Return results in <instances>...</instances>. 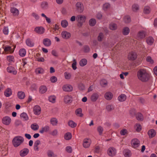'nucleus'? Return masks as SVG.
Here are the masks:
<instances>
[{
    "label": "nucleus",
    "mask_w": 157,
    "mask_h": 157,
    "mask_svg": "<svg viewBox=\"0 0 157 157\" xmlns=\"http://www.w3.org/2000/svg\"><path fill=\"white\" fill-rule=\"evenodd\" d=\"M99 97V94L97 93H94L91 95L90 100L93 102H95L98 100Z\"/></svg>",
    "instance_id": "18"
},
{
    "label": "nucleus",
    "mask_w": 157,
    "mask_h": 157,
    "mask_svg": "<svg viewBox=\"0 0 157 157\" xmlns=\"http://www.w3.org/2000/svg\"><path fill=\"white\" fill-rule=\"evenodd\" d=\"M56 98L54 96H52L49 97L48 100L50 102L54 103L55 102Z\"/></svg>",
    "instance_id": "52"
},
{
    "label": "nucleus",
    "mask_w": 157,
    "mask_h": 157,
    "mask_svg": "<svg viewBox=\"0 0 157 157\" xmlns=\"http://www.w3.org/2000/svg\"><path fill=\"white\" fill-rule=\"evenodd\" d=\"M51 124L53 126L56 125L58 123V121L55 118H52L50 120Z\"/></svg>",
    "instance_id": "42"
},
{
    "label": "nucleus",
    "mask_w": 157,
    "mask_h": 157,
    "mask_svg": "<svg viewBox=\"0 0 157 157\" xmlns=\"http://www.w3.org/2000/svg\"><path fill=\"white\" fill-rule=\"evenodd\" d=\"M61 25L63 28H66L68 25V21L66 20H64L61 21Z\"/></svg>",
    "instance_id": "45"
},
{
    "label": "nucleus",
    "mask_w": 157,
    "mask_h": 157,
    "mask_svg": "<svg viewBox=\"0 0 157 157\" xmlns=\"http://www.w3.org/2000/svg\"><path fill=\"white\" fill-rule=\"evenodd\" d=\"M126 99V96L125 94H122L118 98V100L120 101H124Z\"/></svg>",
    "instance_id": "31"
},
{
    "label": "nucleus",
    "mask_w": 157,
    "mask_h": 157,
    "mask_svg": "<svg viewBox=\"0 0 157 157\" xmlns=\"http://www.w3.org/2000/svg\"><path fill=\"white\" fill-rule=\"evenodd\" d=\"M107 83V81L105 79L101 80L100 81V84L103 86H104L105 85H106Z\"/></svg>",
    "instance_id": "60"
},
{
    "label": "nucleus",
    "mask_w": 157,
    "mask_h": 157,
    "mask_svg": "<svg viewBox=\"0 0 157 157\" xmlns=\"http://www.w3.org/2000/svg\"><path fill=\"white\" fill-rule=\"evenodd\" d=\"M103 130V128L101 126H99L97 128V131L100 135H101Z\"/></svg>",
    "instance_id": "55"
},
{
    "label": "nucleus",
    "mask_w": 157,
    "mask_h": 157,
    "mask_svg": "<svg viewBox=\"0 0 157 157\" xmlns=\"http://www.w3.org/2000/svg\"><path fill=\"white\" fill-rule=\"evenodd\" d=\"M62 89L65 91L70 92L72 90L73 87L71 85H65L63 86Z\"/></svg>",
    "instance_id": "16"
},
{
    "label": "nucleus",
    "mask_w": 157,
    "mask_h": 157,
    "mask_svg": "<svg viewBox=\"0 0 157 157\" xmlns=\"http://www.w3.org/2000/svg\"><path fill=\"white\" fill-rule=\"evenodd\" d=\"M34 30L37 33L41 34L44 32L45 29L41 26H39L36 27Z\"/></svg>",
    "instance_id": "12"
},
{
    "label": "nucleus",
    "mask_w": 157,
    "mask_h": 157,
    "mask_svg": "<svg viewBox=\"0 0 157 157\" xmlns=\"http://www.w3.org/2000/svg\"><path fill=\"white\" fill-rule=\"evenodd\" d=\"M106 109L107 111H110L114 109V107L112 105H108L106 107Z\"/></svg>",
    "instance_id": "56"
},
{
    "label": "nucleus",
    "mask_w": 157,
    "mask_h": 157,
    "mask_svg": "<svg viewBox=\"0 0 157 157\" xmlns=\"http://www.w3.org/2000/svg\"><path fill=\"white\" fill-rule=\"evenodd\" d=\"M4 95L6 97H9L12 94L11 90L10 88H7L5 91Z\"/></svg>",
    "instance_id": "28"
},
{
    "label": "nucleus",
    "mask_w": 157,
    "mask_h": 157,
    "mask_svg": "<svg viewBox=\"0 0 157 157\" xmlns=\"http://www.w3.org/2000/svg\"><path fill=\"white\" fill-rule=\"evenodd\" d=\"M41 8L44 9H46L48 8V3L47 2H42L41 4Z\"/></svg>",
    "instance_id": "43"
},
{
    "label": "nucleus",
    "mask_w": 157,
    "mask_h": 157,
    "mask_svg": "<svg viewBox=\"0 0 157 157\" xmlns=\"http://www.w3.org/2000/svg\"><path fill=\"white\" fill-rule=\"evenodd\" d=\"M7 60L10 62H14V60L13 56H7Z\"/></svg>",
    "instance_id": "54"
},
{
    "label": "nucleus",
    "mask_w": 157,
    "mask_h": 157,
    "mask_svg": "<svg viewBox=\"0 0 157 157\" xmlns=\"http://www.w3.org/2000/svg\"><path fill=\"white\" fill-rule=\"evenodd\" d=\"M137 77L140 80L145 82L149 80L151 75L146 69H141L137 72Z\"/></svg>",
    "instance_id": "1"
},
{
    "label": "nucleus",
    "mask_w": 157,
    "mask_h": 157,
    "mask_svg": "<svg viewBox=\"0 0 157 157\" xmlns=\"http://www.w3.org/2000/svg\"><path fill=\"white\" fill-rule=\"evenodd\" d=\"M10 12L14 16H18L19 13V10L17 8L15 7H11L10 8Z\"/></svg>",
    "instance_id": "19"
},
{
    "label": "nucleus",
    "mask_w": 157,
    "mask_h": 157,
    "mask_svg": "<svg viewBox=\"0 0 157 157\" xmlns=\"http://www.w3.org/2000/svg\"><path fill=\"white\" fill-rule=\"evenodd\" d=\"M3 32L5 35H7L9 33L8 27H4L3 29Z\"/></svg>",
    "instance_id": "57"
},
{
    "label": "nucleus",
    "mask_w": 157,
    "mask_h": 157,
    "mask_svg": "<svg viewBox=\"0 0 157 157\" xmlns=\"http://www.w3.org/2000/svg\"><path fill=\"white\" fill-rule=\"evenodd\" d=\"M78 88L79 90H83L85 89V86L82 83H80L78 85Z\"/></svg>",
    "instance_id": "63"
},
{
    "label": "nucleus",
    "mask_w": 157,
    "mask_h": 157,
    "mask_svg": "<svg viewBox=\"0 0 157 157\" xmlns=\"http://www.w3.org/2000/svg\"><path fill=\"white\" fill-rule=\"evenodd\" d=\"M23 137L21 136H15L12 140V143L15 147H17L22 144L24 141Z\"/></svg>",
    "instance_id": "2"
},
{
    "label": "nucleus",
    "mask_w": 157,
    "mask_h": 157,
    "mask_svg": "<svg viewBox=\"0 0 157 157\" xmlns=\"http://www.w3.org/2000/svg\"><path fill=\"white\" fill-rule=\"evenodd\" d=\"M104 37V35L103 33H99L97 37L98 40L99 42H101L102 41Z\"/></svg>",
    "instance_id": "33"
},
{
    "label": "nucleus",
    "mask_w": 157,
    "mask_h": 157,
    "mask_svg": "<svg viewBox=\"0 0 157 157\" xmlns=\"http://www.w3.org/2000/svg\"><path fill=\"white\" fill-rule=\"evenodd\" d=\"M91 140L88 138H86L83 140L82 145L85 148H89L91 144Z\"/></svg>",
    "instance_id": "5"
},
{
    "label": "nucleus",
    "mask_w": 157,
    "mask_h": 157,
    "mask_svg": "<svg viewBox=\"0 0 157 157\" xmlns=\"http://www.w3.org/2000/svg\"><path fill=\"white\" fill-rule=\"evenodd\" d=\"M137 55L136 52H131L128 55V59L131 60H134L137 58Z\"/></svg>",
    "instance_id": "8"
},
{
    "label": "nucleus",
    "mask_w": 157,
    "mask_h": 157,
    "mask_svg": "<svg viewBox=\"0 0 157 157\" xmlns=\"http://www.w3.org/2000/svg\"><path fill=\"white\" fill-rule=\"evenodd\" d=\"M146 35V32L144 31L141 30L137 33V37L139 39H142L144 38Z\"/></svg>",
    "instance_id": "9"
},
{
    "label": "nucleus",
    "mask_w": 157,
    "mask_h": 157,
    "mask_svg": "<svg viewBox=\"0 0 157 157\" xmlns=\"http://www.w3.org/2000/svg\"><path fill=\"white\" fill-rule=\"evenodd\" d=\"M136 119L139 121H142L144 120L143 116L141 113H137L136 115Z\"/></svg>",
    "instance_id": "36"
},
{
    "label": "nucleus",
    "mask_w": 157,
    "mask_h": 157,
    "mask_svg": "<svg viewBox=\"0 0 157 157\" xmlns=\"http://www.w3.org/2000/svg\"><path fill=\"white\" fill-rule=\"evenodd\" d=\"M151 11V9L148 6L144 7V13L145 14L149 13Z\"/></svg>",
    "instance_id": "49"
},
{
    "label": "nucleus",
    "mask_w": 157,
    "mask_h": 157,
    "mask_svg": "<svg viewBox=\"0 0 157 157\" xmlns=\"http://www.w3.org/2000/svg\"><path fill=\"white\" fill-rule=\"evenodd\" d=\"M15 47H14L13 49L8 45L6 46L4 48V51L6 53H12L13 52Z\"/></svg>",
    "instance_id": "7"
},
{
    "label": "nucleus",
    "mask_w": 157,
    "mask_h": 157,
    "mask_svg": "<svg viewBox=\"0 0 157 157\" xmlns=\"http://www.w3.org/2000/svg\"><path fill=\"white\" fill-rule=\"evenodd\" d=\"M124 154L125 157H130L131 155V151L127 149L124 150Z\"/></svg>",
    "instance_id": "46"
},
{
    "label": "nucleus",
    "mask_w": 157,
    "mask_h": 157,
    "mask_svg": "<svg viewBox=\"0 0 157 157\" xmlns=\"http://www.w3.org/2000/svg\"><path fill=\"white\" fill-rule=\"evenodd\" d=\"M87 60L85 59H81L79 62V65L81 67L85 66L87 63Z\"/></svg>",
    "instance_id": "34"
},
{
    "label": "nucleus",
    "mask_w": 157,
    "mask_h": 157,
    "mask_svg": "<svg viewBox=\"0 0 157 157\" xmlns=\"http://www.w3.org/2000/svg\"><path fill=\"white\" fill-rule=\"evenodd\" d=\"M86 19L85 16L83 15H78L76 17V19L78 22L79 25L80 26L82 25V24L85 22Z\"/></svg>",
    "instance_id": "3"
},
{
    "label": "nucleus",
    "mask_w": 157,
    "mask_h": 157,
    "mask_svg": "<svg viewBox=\"0 0 157 157\" xmlns=\"http://www.w3.org/2000/svg\"><path fill=\"white\" fill-rule=\"evenodd\" d=\"M20 117L21 119L24 121H27L29 119V117L27 114L24 112L21 113Z\"/></svg>",
    "instance_id": "25"
},
{
    "label": "nucleus",
    "mask_w": 157,
    "mask_h": 157,
    "mask_svg": "<svg viewBox=\"0 0 157 157\" xmlns=\"http://www.w3.org/2000/svg\"><path fill=\"white\" fill-rule=\"evenodd\" d=\"M47 155L48 157H56L57 155L51 150H48L47 152Z\"/></svg>",
    "instance_id": "37"
},
{
    "label": "nucleus",
    "mask_w": 157,
    "mask_h": 157,
    "mask_svg": "<svg viewBox=\"0 0 157 157\" xmlns=\"http://www.w3.org/2000/svg\"><path fill=\"white\" fill-rule=\"evenodd\" d=\"M25 43L29 47H33L34 46V43L32 40L29 38H28L26 40Z\"/></svg>",
    "instance_id": "24"
},
{
    "label": "nucleus",
    "mask_w": 157,
    "mask_h": 157,
    "mask_svg": "<svg viewBox=\"0 0 157 157\" xmlns=\"http://www.w3.org/2000/svg\"><path fill=\"white\" fill-rule=\"evenodd\" d=\"M148 134L150 138H152L155 135L156 132L154 130L151 129L148 131Z\"/></svg>",
    "instance_id": "29"
},
{
    "label": "nucleus",
    "mask_w": 157,
    "mask_h": 157,
    "mask_svg": "<svg viewBox=\"0 0 157 157\" xmlns=\"http://www.w3.org/2000/svg\"><path fill=\"white\" fill-rule=\"evenodd\" d=\"M109 28L111 30H114L117 28V25L114 23H111L109 25Z\"/></svg>",
    "instance_id": "44"
},
{
    "label": "nucleus",
    "mask_w": 157,
    "mask_h": 157,
    "mask_svg": "<svg viewBox=\"0 0 157 157\" xmlns=\"http://www.w3.org/2000/svg\"><path fill=\"white\" fill-rule=\"evenodd\" d=\"M2 121L4 124L8 125L11 122V119L9 117L6 116L3 118L2 119Z\"/></svg>",
    "instance_id": "10"
},
{
    "label": "nucleus",
    "mask_w": 157,
    "mask_h": 157,
    "mask_svg": "<svg viewBox=\"0 0 157 157\" xmlns=\"http://www.w3.org/2000/svg\"><path fill=\"white\" fill-rule=\"evenodd\" d=\"M146 60L147 62H149L151 64H153L154 63L153 60L151 59V58L150 56H147L146 58Z\"/></svg>",
    "instance_id": "62"
},
{
    "label": "nucleus",
    "mask_w": 157,
    "mask_h": 157,
    "mask_svg": "<svg viewBox=\"0 0 157 157\" xmlns=\"http://www.w3.org/2000/svg\"><path fill=\"white\" fill-rule=\"evenodd\" d=\"M43 43L45 46L49 47L51 44V41L49 39L45 38L43 40Z\"/></svg>",
    "instance_id": "21"
},
{
    "label": "nucleus",
    "mask_w": 157,
    "mask_h": 157,
    "mask_svg": "<svg viewBox=\"0 0 157 157\" xmlns=\"http://www.w3.org/2000/svg\"><path fill=\"white\" fill-rule=\"evenodd\" d=\"M116 153V151L115 149L113 147H110L109 148L108 150V154L110 156H114Z\"/></svg>",
    "instance_id": "14"
},
{
    "label": "nucleus",
    "mask_w": 157,
    "mask_h": 157,
    "mask_svg": "<svg viewBox=\"0 0 157 157\" xmlns=\"http://www.w3.org/2000/svg\"><path fill=\"white\" fill-rule=\"evenodd\" d=\"M50 129L49 126H45L44 127H42L41 129L39 131V132L40 133H43L44 132H47L49 131Z\"/></svg>",
    "instance_id": "26"
},
{
    "label": "nucleus",
    "mask_w": 157,
    "mask_h": 157,
    "mask_svg": "<svg viewBox=\"0 0 157 157\" xmlns=\"http://www.w3.org/2000/svg\"><path fill=\"white\" fill-rule=\"evenodd\" d=\"M7 71L14 75L17 74V72L15 68L12 66H10L7 68Z\"/></svg>",
    "instance_id": "13"
},
{
    "label": "nucleus",
    "mask_w": 157,
    "mask_h": 157,
    "mask_svg": "<svg viewBox=\"0 0 157 157\" xmlns=\"http://www.w3.org/2000/svg\"><path fill=\"white\" fill-rule=\"evenodd\" d=\"M29 150L27 148H25L21 150L20 152V155L21 157H24L26 156L28 153Z\"/></svg>",
    "instance_id": "15"
},
{
    "label": "nucleus",
    "mask_w": 157,
    "mask_h": 157,
    "mask_svg": "<svg viewBox=\"0 0 157 157\" xmlns=\"http://www.w3.org/2000/svg\"><path fill=\"white\" fill-rule=\"evenodd\" d=\"M139 9L138 5L135 4L132 6V10L134 11H136Z\"/></svg>",
    "instance_id": "58"
},
{
    "label": "nucleus",
    "mask_w": 157,
    "mask_h": 157,
    "mask_svg": "<svg viewBox=\"0 0 157 157\" xmlns=\"http://www.w3.org/2000/svg\"><path fill=\"white\" fill-rule=\"evenodd\" d=\"M75 6L76 9L78 12L82 13L83 12L84 10V6L82 3L78 2L76 4Z\"/></svg>",
    "instance_id": "6"
},
{
    "label": "nucleus",
    "mask_w": 157,
    "mask_h": 157,
    "mask_svg": "<svg viewBox=\"0 0 157 157\" xmlns=\"http://www.w3.org/2000/svg\"><path fill=\"white\" fill-rule=\"evenodd\" d=\"M18 98L20 99H23L25 97V94L24 92L22 91H18L17 93Z\"/></svg>",
    "instance_id": "27"
},
{
    "label": "nucleus",
    "mask_w": 157,
    "mask_h": 157,
    "mask_svg": "<svg viewBox=\"0 0 157 157\" xmlns=\"http://www.w3.org/2000/svg\"><path fill=\"white\" fill-rule=\"evenodd\" d=\"M75 114L78 116L82 117L83 114L82 113V109L81 108H79L75 110Z\"/></svg>",
    "instance_id": "32"
},
{
    "label": "nucleus",
    "mask_w": 157,
    "mask_h": 157,
    "mask_svg": "<svg viewBox=\"0 0 157 157\" xmlns=\"http://www.w3.org/2000/svg\"><path fill=\"white\" fill-rule=\"evenodd\" d=\"M135 128L137 132H139L141 129V126L140 124H136L135 126Z\"/></svg>",
    "instance_id": "50"
},
{
    "label": "nucleus",
    "mask_w": 157,
    "mask_h": 157,
    "mask_svg": "<svg viewBox=\"0 0 157 157\" xmlns=\"http://www.w3.org/2000/svg\"><path fill=\"white\" fill-rule=\"evenodd\" d=\"M41 109L38 105H36L34 107L33 112L35 114L39 115L41 113Z\"/></svg>",
    "instance_id": "17"
},
{
    "label": "nucleus",
    "mask_w": 157,
    "mask_h": 157,
    "mask_svg": "<svg viewBox=\"0 0 157 157\" xmlns=\"http://www.w3.org/2000/svg\"><path fill=\"white\" fill-rule=\"evenodd\" d=\"M47 88L45 86H42L40 88V92L41 93L44 94L47 91Z\"/></svg>",
    "instance_id": "40"
},
{
    "label": "nucleus",
    "mask_w": 157,
    "mask_h": 157,
    "mask_svg": "<svg viewBox=\"0 0 157 157\" xmlns=\"http://www.w3.org/2000/svg\"><path fill=\"white\" fill-rule=\"evenodd\" d=\"M44 72V69L41 67H38L35 70V72L36 74H43Z\"/></svg>",
    "instance_id": "35"
},
{
    "label": "nucleus",
    "mask_w": 157,
    "mask_h": 157,
    "mask_svg": "<svg viewBox=\"0 0 157 157\" xmlns=\"http://www.w3.org/2000/svg\"><path fill=\"white\" fill-rule=\"evenodd\" d=\"M30 127L34 131L37 130L39 128V125L36 123H33L31 125Z\"/></svg>",
    "instance_id": "41"
},
{
    "label": "nucleus",
    "mask_w": 157,
    "mask_h": 157,
    "mask_svg": "<svg viewBox=\"0 0 157 157\" xmlns=\"http://www.w3.org/2000/svg\"><path fill=\"white\" fill-rule=\"evenodd\" d=\"M124 20L125 23H128L131 21V18L129 16H126L124 17Z\"/></svg>",
    "instance_id": "51"
},
{
    "label": "nucleus",
    "mask_w": 157,
    "mask_h": 157,
    "mask_svg": "<svg viewBox=\"0 0 157 157\" xmlns=\"http://www.w3.org/2000/svg\"><path fill=\"white\" fill-rule=\"evenodd\" d=\"M96 23V20L94 18L90 19L89 21V24L91 26H94Z\"/></svg>",
    "instance_id": "47"
},
{
    "label": "nucleus",
    "mask_w": 157,
    "mask_h": 157,
    "mask_svg": "<svg viewBox=\"0 0 157 157\" xmlns=\"http://www.w3.org/2000/svg\"><path fill=\"white\" fill-rule=\"evenodd\" d=\"M131 144L133 148H136L139 146L140 141L137 139L134 138L131 141Z\"/></svg>",
    "instance_id": "4"
},
{
    "label": "nucleus",
    "mask_w": 157,
    "mask_h": 157,
    "mask_svg": "<svg viewBox=\"0 0 157 157\" xmlns=\"http://www.w3.org/2000/svg\"><path fill=\"white\" fill-rule=\"evenodd\" d=\"M72 137L71 133L70 132H67L64 135V138L67 140H70Z\"/></svg>",
    "instance_id": "48"
},
{
    "label": "nucleus",
    "mask_w": 157,
    "mask_h": 157,
    "mask_svg": "<svg viewBox=\"0 0 157 157\" xmlns=\"http://www.w3.org/2000/svg\"><path fill=\"white\" fill-rule=\"evenodd\" d=\"M73 61V63L72 64V67L73 70H75L77 69V62L75 59H74Z\"/></svg>",
    "instance_id": "53"
},
{
    "label": "nucleus",
    "mask_w": 157,
    "mask_h": 157,
    "mask_svg": "<svg viewBox=\"0 0 157 157\" xmlns=\"http://www.w3.org/2000/svg\"><path fill=\"white\" fill-rule=\"evenodd\" d=\"M61 35L62 38L65 39H68L71 37V33L65 31L62 32Z\"/></svg>",
    "instance_id": "11"
},
{
    "label": "nucleus",
    "mask_w": 157,
    "mask_h": 157,
    "mask_svg": "<svg viewBox=\"0 0 157 157\" xmlns=\"http://www.w3.org/2000/svg\"><path fill=\"white\" fill-rule=\"evenodd\" d=\"M110 4L108 3H105L103 6V9L104 10H106L110 7Z\"/></svg>",
    "instance_id": "61"
},
{
    "label": "nucleus",
    "mask_w": 157,
    "mask_h": 157,
    "mask_svg": "<svg viewBox=\"0 0 157 157\" xmlns=\"http://www.w3.org/2000/svg\"><path fill=\"white\" fill-rule=\"evenodd\" d=\"M154 39L151 36H149L146 38L147 43L149 45H152L154 43Z\"/></svg>",
    "instance_id": "23"
},
{
    "label": "nucleus",
    "mask_w": 157,
    "mask_h": 157,
    "mask_svg": "<svg viewBox=\"0 0 157 157\" xmlns=\"http://www.w3.org/2000/svg\"><path fill=\"white\" fill-rule=\"evenodd\" d=\"M64 76L65 78L66 79H69L71 77V74L67 72H65L64 73Z\"/></svg>",
    "instance_id": "64"
},
{
    "label": "nucleus",
    "mask_w": 157,
    "mask_h": 157,
    "mask_svg": "<svg viewBox=\"0 0 157 157\" xmlns=\"http://www.w3.org/2000/svg\"><path fill=\"white\" fill-rule=\"evenodd\" d=\"M68 124V125L72 128H75L77 126V124L72 120L69 121Z\"/></svg>",
    "instance_id": "39"
},
{
    "label": "nucleus",
    "mask_w": 157,
    "mask_h": 157,
    "mask_svg": "<svg viewBox=\"0 0 157 157\" xmlns=\"http://www.w3.org/2000/svg\"><path fill=\"white\" fill-rule=\"evenodd\" d=\"M105 98L107 100H109L112 99L113 97V94L110 92L106 93L104 95Z\"/></svg>",
    "instance_id": "22"
},
{
    "label": "nucleus",
    "mask_w": 157,
    "mask_h": 157,
    "mask_svg": "<svg viewBox=\"0 0 157 157\" xmlns=\"http://www.w3.org/2000/svg\"><path fill=\"white\" fill-rule=\"evenodd\" d=\"M26 53V50L24 48H21L20 49L19 52V55L21 57L24 56Z\"/></svg>",
    "instance_id": "38"
},
{
    "label": "nucleus",
    "mask_w": 157,
    "mask_h": 157,
    "mask_svg": "<svg viewBox=\"0 0 157 157\" xmlns=\"http://www.w3.org/2000/svg\"><path fill=\"white\" fill-rule=\"evenodd\" d=\"M127 132L126 129H124L121 131L120 133L121 135L124 136L127 134Z\"/></svg>",
    "instance_id": "59"
},
{
    "label": "nucleus",
    "mask_w": 157,
    "mask_h": 157,
    "mask_svg": "<svg viewBox=\"0 0 157 157\" xmlns=\"http://www.w3.org/2000/svg\"><path fill=\"white\" fill-rule=\"evenodd\" d=\"M130 32V29L129 28L126 27L123 28L122 30L123 34L124 35H128Z\"/></svg>",
    "instance_id": "30"
},
{
    "label": "nucleus",
    "mask_w": 157,
    "mask_h": 157,
    "mask_svg": "<svg viewBox=\"0 0 157 157\" xmlns=\"http://www.w3.org/2000/svg\"><path fill=\"white\" fill-rule=\"evenodd\" d=\"M63 101L65 103H71L72 101V97L68 95L64 96Z\"/></svg>",
    "instance_id": "20"
}]
</instances>
